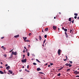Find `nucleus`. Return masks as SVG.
<instances>
[{
    "label": "nucleus",
    "instance_id": "nucleus-14",
    "mask_svg": "<svg viewBox=\"0 0 79 79\" xmlns=\"http://www.w3.org/2000/svg\"><path fill=\"white\" fill-rule=\"evenodd\" d=\"M45 31H48V27H47L45 30Z\"/></svg>",
    "mask_w": 79,
    "mask_h": 79
},
{
    "label": "nucleus",
    "instance_id": "nucleus-26",
    "mask_svg": "<svg viewBox=\"0 0 79 79\" xmlns=\"http://www.w3.org/2000/svg\"><path fill=\"white\" fill-rule=\"evenodd\" d=\"M27 56H29V52H27Z\"/></svg>",
    "mask_w": 79,
    "mask_h": 79
},
{
    "label": "nucleus",
    "instance_id": "nucleus-39",
    "mask_svg": "<svg viewBox=\"0 0 79 79\" xmlns=\"http://www.w3.org/2000/svg\"><path fill=\"white\" fill-rule=\"evenodd\" d=\"M72 30H70V33H71V32H72Z\"/></svg>",
    "mask_w": 79,
    "mask_h": 79
},
{
    "label": "nucleus",
    "instance_id": "nucleus-44",
    "mask_svg": "<svg viewBox=\"0 0 79 79\" xmlns=\"http://www.w3.org/2000/svg\"><path fill=\"white\" fill-rule=\"evenodd\" d=\"M23 53H25V50H24L23 51Z\"/></svg>",
    "mask_w": 79,
    "mask_h": 79
},
{
    "label": "nucleus",
    "instance_id": "nucleus-7",
    "mask_svg": "<svg viewBox=\"0 0 79 79\" xmlns=\"http://www.w3.org/2000/svg\"><path fill=\"white\" fill-rule=\"evenodd\" d=\"M53 29L54 30H55L56 29V27L55 26H53Z\"/></svg>",
    "mask_w": 79,
    "mask_h": 79
},
{
    "label": "nucleus",
    "instance_id": "nucleus-58",
    "mask_svg": "<svg viewBox=\"0 0 79 79\" xmlns=\"http://www.w3.org/2000/svg\"><path fill=\"white\" fill-rule=\"evenodd\" d=\"M77 18L78 19H79V17H78Z\"/></svg>",
    "mask_w": 79,
    "mask_h": 79
},
{
    "label": "nucleus",
    "instance_id": "nucleus-1",
    "mask_svg": "<svg viewBox=\"0 0 79 79\" xmlns=\"http://www.w3.org/2000/svg\"><path fill=\"white\" fill-rule=\"evenodd\" d=\"M12 55H16V52H14V51L12 52Z\"/></svg>",
    "mask_w": 79,
    "mask_h": 79
},
{
    "label": "nucleus",
    "instance_id": "nucleus-6",
    "mask_svg": "<svg viewBox=\"0 0 79 79\" xmlns=\"http://www.w3.org/2000/svg\"><path fill=\"white\" fill-rule=\"evenodd\" d=\"M19 35H16L14 36V37H15V38H17V37H19Z\"/></svg>",
    "mask_w": 79,
    "mask_h": 79
},
{
    "label": "nucleus",
    "instance_id": "nucleus-5",
    "mask_svg": "<svg viewBox=\"0 0 79 79\" xmlns=\"http://www.w3.org/2000/svg\"><path fill=\"white\" fill-rule=\"evenodd\" d=\"M10 66H8L6 67V69H7V70L10 69Z\"/></svg>",
    "mask_w": 79,
    "mask_h": 79
},
{
    "label": "nucleus",
    "instance_id": "nucleus-18",
    "mask_svg": "<svg viewBox=\"0 0 79 79\" xmlns=\"http://www.w3.org/2000/svg\"><path fill=\"white\" fill-rule=\"evenodd\" d=\"M0 74H3V72L2 71H0Z\"/></svg>",
    "mask_w": 79,
    "mask_h": 79
},
{
    "label": "nucleus",
    "instance_id": "nucleus-9",
    "mask_svg": "<svg viewBox=\"0 0 79 79\" xmlns=\"http://www.w3.org/2000/svg\"><path fill=\"white\" fill-rule=\"evenodd\" d=\"M1 48H2L3 49V50H6V48L4 47V46H2L1 47Z\"/></svg>",
    "mask_w": 79,
    "mask_h": 79
},
{
    "label": "nucleus",
    "instance_id": "nucleus-33",
    "mask_svg": "<svg viewBox=\"0 0 79 79\" xmlns=\"http://www.w3.org/2000/svg\"><path fill=\"white\" fill-rule=\"evenodd\" d=\"M70 70V69H67V72H68V71H69Z\"/></svg>",
    "mask_w": 79,
    "mask_h": 79
},
{
    "label": "nucleus",
    "instance_id": "nucleus-28",
    "mask_svg": "<svg viewBox=\"0 0 79 79\" xmlns=\"http://www.w3.org/2000/svg\"><path fill=\"white\" fill-rule=\"evenodd\" d=\"M39 74H44V73L42 72H39Z\"/></svg>",
    "mask_w": 79,
    "mask_h": 79
},
{
    "label": "nucleus",
    "instance_id": "nucleus-37",
    "mask_svg": "<svg viewBox=\"0 0 79 79\" xmlns=\"http://www.w3.org/2000/svg\"><path fill=\"white\" fill-rule=\"evenodd\" d=\"M64 29H64V27H62V29L63 30H64Z\"/></svg>",
    "mask_w": 79,
    "mask_h": 79
},
{
    "label": "nucleus",
    "instance_id": "nucleus-17",
    "mask_svg": "<svg viewBox=\"0 0 79 79\" xmlns=\"http://www.w3.org/2000/svg\"><path fill=\"white\" fill-rule=\"evenodd\" d=\"M25 71H26L27 72V73H29V71L27 70V69H25Z\"/></svg>",
    "mask_w": 79,
    "mask_h": 79
},
{
    "label": "nucleus",
    "instance_id": "nucleus-40",
    "mask_svg": "<svg viewBox=\"0 0 79 79\" xmlns=\"http://www.w3.org/2000/svg\"><path fill=\"white\" fill-rule=\"evenodd\" d=\"M76 77H79V76H78V75H77V76H76Z\"/></svg>",
    "mask_w": 79,
    "mask_h": 79
},
{
    "label": "nucleus",
    "instance_id": "nucleus-24",
    "mask_svg": "<svg viewBox=\"0 0 79 79\" xmlns=\"http://www.w3.org/2000/svg\"><path fill=\"white\" fill-rule=\"evenodd\" d=\"M60 75H61V74L60 73L57 74L58 76H60Z\"/></svg>",
    "mask_w": 79,
    "mask_h": 79
},
{
    "label": "nucleus",
    "instance_id": "nucleus-54",
    "mask_svg": "<svg viewBox=\"0 0 79 79\" xmlns=\"http://www.w3.org/2000/svg\"><path fill=\"white\" fill-rule=\"evenodd\" d=\"M22 68H24V66H23Z\"/></svg>",
    "mask_w": 79,
    "mask_h": 79
},
{
    "label": "nucleus",
    "instance_id": "nucleus-21",
    "mask_svg": "<svg viewBox=\"0 0 79 79\" xmlns=\"http://www.w3.org/2000/svg\"><path fill=\"white\" fill-rule=\"evenodd\" d=\"M30 41L29 40H27L25 41V42H30Z\"/></svg>",
    "mask_w": 79,
    "mask_h": 79
},
{
    "label": "nucleus",
    "instance_id": "nucleus-38",
    "mask_svg": "<svg viewBox=\"0 0 79 79\" xmlns=\"http://www.w3.org/2000/svg\"><path fill=\"white\" fill-rule=\"evenodd\" d=\"M46 41V40H44V43H45V42Z\"/></svg>",
    "mask_w": 79,
    "mask_h": 79
},
{
    "label": "nucleus",
    "instance_id": "nucleus-34",
    "mask_svg": "<svg viewBox=\"0 0 79 79\" xmlns=\"http://www.w3.org/2000/svg\"><path fill=\"white\" fill-rule=\"evenodd\" d=\"M65 35L66 36V37H67V38H68V34L67 35Z\"/></svg>",
    "mask_w": 79,
    "mask_h": 79
},
{
    "label": "nucleus",
    "instance_id": "nucleus-62",
    "mask_svg": "<svg viewBox=\"0 0 79 79\" xmlns=\"http://www.w3.org/2000/svg\"><path fill=\"white\" fill-rule=\"evenodd\" d=\"M8 74H10V73H8Z\"/></svg>",
    "mask_w": 79,
    "mask_h": 79
},
{
    "label": "nucleus",
    "instance_id": "nucleus-22",
    "mask_svg": "<svg viewBox=\"0 0 79 79\" xmlns=\"http://www.w3.org/2000/svg\"><path fill=\"white\" fill-rule=\"evenodd\" d=\"M69 21H71V18H70L69 19Z\"/></svg>",
    "mask_w": 79,
    "mask_h": 79
},
{
    "label": "nucleus",
    "instance_id": "nucleus-10",
    "mask_svg": "<svg viewBox=\"0 0 79 79\" xmlns=\"http://www.w3.org/2000/svg\"><path fill=\"white\" fill-rule=\"evenodd\" d=\"M8 71L10 73V74H12L13 73V72L11 71L10 70H9Z\"/></svg>",
    "mask_w": 79,
    "mask_h": 79
},
{
    "label": "nucleus",
    "instance_id": "nucleus-42",
    "mask_svg": "<svg viewBox=\"0 0 79 79\" xmlns=\"http://www.w3.org/2000/svg\"><path fill=\"white\" fill-rule=\"evenodd\" d=\"M69 67H71V66H72V65H69Z\"/></svg>",
    "mask_w": 79,
    "mask_h": 79
},
{
    "label": "nucleus",
    "instance_id": "nucleus-59",
    "mask_svg": "<svg viewBox=\"0 0 79 79\" xmlns=\"http://www.w3.org/2000/svg\"><path fill=\"white\" fill-rule=\"evenodd\" d=\"M54 19H56V17H54Z\"/></svg>",
    "mask_w": 79,
    "mask_h": 79
},
{
    "label": "nucleus",
    "instance_id": "nucleus-60",
    "mask_svg": "<svg viewBox=\"0 0 79 79\" xmlns=\"http://www.w3.org/2000/svg\"><path fill=\"white\" fill-rule=\"evenodd\" d=\"M42 32H44V31H43V30H42Z\"/></svg>",
    "mask_w": 79,
    "mask_h": 79
},
{
    "label": "nucleus",
    "instance_id": "nucleus-52",
    "mask_svg": "<svg viewBox=\"0 0 79 79\" xmlns=\"http://www.w3.org/2000/svg\"><path fill=\"white\" fill-rule=\"evenodd\" d=\"M0 68H3V67L2 66H0Z\"/></svg>",
    "mask_w": 79,
    "mask_h": 79
},
{
    "label": "nucleus",
    "instance_id": "nucleus-51",
    "mask_svg": "<svg viewBox=\"0 0 79 79\" xmlns=\"http://www.w3.org/2000/svg\"><path fill=\"white\" fill-rule=\"evenodd\" d=\"M0 63L1 64H3V63H2V62H1Z\"/></svg>",
    "mask_w": 79,
    "mask_h": 79
},
{
    "label": "nucleus",
    "instance_id": "nucleus-53",
    "mask_svg": "<svg viewBox=\"0 0 79 79\" xmlns=\"http://www.w3.org/2000/svg\"><path fill=\"white\" fill-rule=\"evenodd\" d=\"M66 59H64V61H66Z\"/></svg>",
    "mask_w": 79,
    "mask_h": 79
},
{
    "label": "nucleus",
    "instance_id": "nucleus-15",
    "mask_svg": "<svg viewBox=\"0 0 79 79\" xmlns=\"http://www.w3.org/2000/svg\"><path fill=\"white\" fill-rule=\"evenodd\" d=\"M36 61H37L39 63H41V62H40V61L38 59H36Z\"/></svg>",
    "mask_w": 79,
    "mask_h": 79
},
{
    "label": "nucleus",
    "instance_id": "nucleus-35",
    "mask_svg": "<svg viewBox=\"0 0 79 79\" xmlns=\"http://www.w3.org/2000/svg\"><path fill=\"white\" fill-rule=\"evenodd\" d=\"M53 64L52 63H50V65H51V66H52V65H53Z\"/></svg>",
    "mask_w": 79,
    "mask_h": 79
},
{
    "label": "nucleus",
    "instance_id": "nucleus-64",
    "mask_svg": "<svg viewBox=\"0 0 79 79\" xmlns=\"http://www.w3.org/2000/svg\"><path fill=\"white\" fill-rule=\"evenodd\" d=\"M69 64V65H70V63Z\"/></svg>",
    "mask_w": 79,
    "mask_h": 79
},
{
    "label": "nucleus",
    "instance_id": "nucleus-11",
    "mask_svg": "<svg viewBox=\"0 0 79 79\" xmlns=\"http://www.w3.org/2000/svg\"><path fill=\"white\" fill-rule=\"evenodd\" d=\"M40 70H41V69L39 68L37 69V70L38 71H40Z\"/></svg>",
    "mask_w": 79,
    "mask_h": 79
},
{
    "label": "nucleus",
    "instance_id": "nucleus-61",
    "mask_svg": "<svg viewBox=\"0 0 79 79\" xmlns=\"http://www.w3.org/2000/svg\"><path fill=\"white\" fill-rule=\"evenodd\" d=\"M35 39H36L37 41V40H37V39H36V38H35Z\"/></svg>",
    "mask_w": 79,
    "mask_h": 79
},
{
    "label": "nucleus",
    "instance_id": "nucleus-49",
    "mask_svg": "<svg viewBox=\"0 0 79 79\" xmlns=\"http://www.w3.org/2000/svg\"><path fill=\"white\" fill-rule=\"evenodd\" d=\"M7 66H8V64H6V65H5L6 67Z\"/></svg>",
    "mask_w": 79,
    "mask_h": 79
},
{
    "label": "nucleus",
    "instance_id": "nucleus-29",
    "mask_svg": "<svg viewBox=\"0 0 79 79\" xmlns=\"http://www.w3.org/2000/svg\"><path fill=\"white\" fill-rule=\"evenodd\" d=\"M69 63H70L71 64H73V62H72V61H71L69 60Z\"/></svg>",
    "mask_w": 79,
    "mask_h": 79
},
{
    "label": "nucleus",
    "instance_id": "nucleus-20",
    "mask_svg": "<svg viewBox=\"0 0 79 79\" xmlns=\"http://www.w3.org/2000/svg\"><path fill=\"white\" fill-rule=\"evenodd\" d=\"M23 60H24V58L25 57V55H23Z\"/></svg>",
    "mask_w": 79,
    "mask_h": 79
},
{
    "label": "nucleus",
    "instance_id": "nucleus-16",
    "mask_svg": "<svg viewBox=\"0 0 79 79\" xmlns=\"http://www.w3.org/2000/svg\"><path fill=\"white\" fill-rule=\"evenodd\" d=\"M65 65H66V66H69V64L68 63H67L66 64H65Z\"/></svg>",
    "mask_w": 79,
    "mask_h": 79
},
{
    "label": "nucleus",
    "instance_id": "nucleus-3",
    "mask_svg": "<svg viewBox=\"0 0 79 79\" xmlns=\"http://www.w3.org/2000/svg\"><path fill=\"white\" fill-rule=\"evenodd\" d=\"M21 61L22 62V63H26V59H25L24 60H22Z\"/></svg>",
    "mask_w": 79,
    "mask_h": 79
},
{
    "label": "nucleus",
    "instance_id": "nucleus-27",
    "mask_svg": "<svg viewBox=\"0 0 79 79\" xmlns=\"http://www.w3.org/2000/svg\"><path fill=\"white\" fill-rule=\"evenodd\" d=\"M33 64H34V65H37V64L35 63H33Z\"/></svg>",
    "mask_w": 79,
    "mask_h": 79
},
{
    "label": "nucleus",
    "instance_id": "nucleus-63",
    "mask_svg": "<svg viewBox=\"0 0 79 79\" xmlns=\"http://www.w3.org/2000/svg\"><path fill=\"white\" fill-rule=\"evenodd\" d=\"M59 14H61V13H60V12H59Z\"/></svg>",
    "mask_w": 79,
    "mask_h": 79
},
{
    "label": "nucleus",
    "instance_id": "nucleus-32",
    "mask_svg": "<svg viewBox=\"0 0 79 79\" xmlns=\"http://www.w3.org/2000/svg\"><path fill=\"white\" fill-rule=\"evenodd\" d=\"M47 37V35H44L45 38H46Z\"/></svg>",
    "mask_w": 79,
    "mask_h": 79
},
{
    "label": "nucleus",
    "instance_id": "nucleus-43",
    "mask_svg": "<svg viewBox=\"0 0 79 79\" xmlns=\"http://www.w3.org/2000/svg\"><path fill=\"white\" fill-rule=\"evenodd\" d=\"M19 72H21L22 71V70L20 69L19 70Z\"/></svg>",
    "mask_w": 79,
    "mask_h": 79
},
{
    "label": "nucleus",
    "instance_id": "nucleus-30",
    "mask_svg": "<svg viewBox=\"0 0 79 79\" xmlns=\"http://www.w3.org/2000/svg\"><path fill=\"white\" fill-rule=\"evenodd\" d=\"M31 35H32V34H31V33H29L28 34L29 36H31Z\"/></svg>",
    "mask_w": 79,
    "mask_h": 79
},
{
    "label": "nucleus",
    "instance_id": "nucleus-19",
    "mask_svg": "<svg viewBox=\"0 0 79 79\" xmlns=\"http://www.w3.org/2000/svg\"><path fill=\"white\" fill-rule=\"evenodd\" d=\"M63 67H62V68H60L59 70V71H60L61 70V69H63Z\"/></svg>",
    "mask_w": 79,
    "mask_h": 79
},
{
    "label": "nucleus",
    "instance_id": "nucleus-57",
    "mask_svg": "<svg viewBox=\"0 0 79 79\" xmlns=\"http://www.w3.org/2000/svg\"><path fill=\"white\" fill-rule=\"evenodd\" d=\"M24 48H25V49H26V48L25 47H24Z\"/></svg>",
    "mask_w": 79,
    "mask_h": 79
},
{
    "label": "nucleus",
    "instance_id": "nucleus-8",
    "mask_svg": "<svg viewBox=\"0 0 79 79\" xmlns=\"http://www.w3.org/2000/svg\"><path fill=\"white\" fill-rule=\"evenodd\" d=\"M39 39L40 40H42V37H41V36L40 35L39 36Z\"/></svg>",
    "mask_w": 79,
    "mask_h": 79
},
{
    "label": "nucleus",
    "instance_id": "nucleus-23",
    "mask_svg": "<svg viewBox=\"0 0 79 79\" xmlns=\"http://www.w3.org/2000/svg\"><path fill=\"white\" fill-rule=\"evenodd\" d=\"M64 31H65V32H67V30L66 29H65L64 30Z\"/></svg>",
    "mask_w": 79,
    "mask_h": 79
},
{
    "label": "nucleus",
    "instance_id": "nucleus-45",
    "mask_svg": "<svg viewBox=\"0 0 79 79\" xmlns=\"http://www.w3.org/2000/svg\"><path fill=\"white\" fill-rule=\"evenodd\" d=\"M65 35H67V32H65Z\"/></svg>",
    "mask_w": 79,
    "mask_h": 79
},
{
    "label": "nucleus",
    "instance_id": "nucleus-2",
    "mask_svg": "<svg viewBox=\"0 0 79 79\" xmlns=\"http://www.w3.org/2000/svg\"><path fill=\"white\" fill-rule=\"evenodd\" d=\"M74 74H78L79 73V72H77V70H76V71H74Z\"/></svg>",
    "mask_w": 79,
    "mask_h": 79
},
{
    "label": "nucleus",
    "instance_id": "nucleus-47",
    "mask_svg": "<svg viewBox=\"0 0 79 79\" xmlns=\"http://www.w3.org/2000/svg\"><path fill=\"white\" fill-rule=\"evenodd\" d=\"M4 37H1L2 39H4Z\"/></svg>",
    "mask_w": 79,
    "mask_h": 79
},
{
    "label": "nucleus",
    "instance_id": "nucleus-55",
    "mask_svg": "<svg viewBox=\"0 0 79 79\" xmlns=\"http://www.w3.org/2000/svg\"><path fill=\"white\" fill-rule=\"evenodd\" d=\"M50 65H49L48 66V67H50Z\"/></svg>",
    "mask_w": 79,
    "mask_h": 79
},
{
    "label": "nucleus",
    "instance_id": "nucleus-25",
    "mask_svg": "<svg viewBox=\"0 0 79 79\" xmlns=\"http://www.w3.org/2000/svg\"><path fill=\"white\" fill-rule=\"evenodd\" d=\"M74 15L75 16H77L78 15L77 13H74Z\"/></svg>",
    "mask_w": 79,
    "mask_h": 79
},
{
    "label": "nucleus",
    "instance_id": "nucleus-41",
    "mask_svg": "<svg viewBox=\"0 0 79 79\" xmlns=\"http://www.w3.org/2000/svg\"><path fill=\"white\" fill-rule=\"evenodd\" d=\"M29 68V65H28L27 66V69H28V68Z\"/></svg>",
    "mask_w": 79,
    "mask_h": 79
},
{
    "label": "nucleus",
    "instance_id": "nucleus-13",
    "mask_svg": "<svg viewBox=\"0 0 79 79\" xmlns=\"http://www.w3.org/2000/svg\"><path fill=\"white\" fill-rule=\"evenodd\" d=\"M12 57H13V55L12 54H11L10 56L9 57V58H12Z\"/></svg>",
    "mask_w": 79,
    "mask_h": 79
},
{
    "label": "nucleus",
    "instance_id": "nucleus-46",
    "mask_svg": "<svg viewBox=\"0 0 79 79\" xmlns=\"http://www.w3.org/2000/svg\"><path fill=\"white\" fill-rule=\"evenodd\" d=\"M74 20H73V21L72 22V23H74Z\"/></svg>",
    "mask_w": 79,
    "mask_h": 79
},
{
    "label": "nucleus",
    "instance_id": "nucleus-50",
    "mask_svg": "<svg viewBox=\"0 0 79 79\" xmlns=\"http://www.w3.org/2000/svg\"><path fill=\"white\" fill-rule=\"evenodd\" d=\"M65 56L66 57V59H67V58H68V57H67V56Z\"/></svg>",
    "mask_w": 79,
    "mask_h": 79
},
{
    "label": "nucleus",
    "instance_id": "nucleus-48",
    "mask_svg": "<svg viewBox=\"0 0 79 79\" xmlns=\"http://www.w3.org/2000/svg\"><path fill=\"white\" fill-rule=\"evenodd\" d=\"M47 64H48V63H46L45 64V66H47Z\"/></svg>",
    "mask_w": 79,
    "mask_h": 79
},
{
    "label": "nucleus",
    "instance_id": "nucleus-12",
    "mask_svg": "<svg viewBox=\"0 0 79 79\" xmlns=\"http://www.w3.org/2000/svg\"><path fill=\"white\" fill-rule=\"evenodd\" d=\"M23 40H24L25 41H25H26V39H27V37H23Z\"/></svg>",
    "mask_w": 79,
    "mask_h": 79
},
{
    "label": "nucleus",
    "instance_id": "nucleus-4",
    "mask_svg": "<svg viewBox=\"0 0 79 79\" xmlns=\"http://www.w3.org/2000/svg\"><path fill=\"white\" fill-rule=\"evenodd\" d=\"M60 52H61V50L60 49H58V53L59 55H60Z\"/></svg>",
    "mask_w": 79,
    "mask_h": 79
},
{
    "label": "nucleus",
    "instance_id": "nucleus-56",
    "mask_svg": "<svg viewBox=\"0 0 79 79\" xmlns=\"http://www.w3.org/2000/svg\"><path fill=\"white\" fill-rule=\"evenodd\" d=\"M12 51H13V50H12L11 51H10V52H11Z\"/></svg>",
    "mask_w": 79,
    "mask_h": 79
},
{
    "label": "nucleus",
    "instance_id": "nucleus-31",
    "mask_svg": "<svg viewBox=\"0 0 79 79\" xmlns=\"http://www.w3.org/2000/svg\"><path fill=\"white\" fill-rule=\"evenodd\" d=\"M3 56H4V57H6V54L3 55Z\"/></svg>",
    "mask_w": 79,
    "mask_h": 79
},
{
    "label": "nucleus",
    "instance_id": "nucleus-36",
    "mask_svg": "<svg viewBox=\"0 0 79 79\" xmlns=\"http://www.w3.org/2000/svg\"><path fill=\"white\" fill-rule=\"evenodd\" d=\"M74 18L75 19H76V18H77V16H75L74 17Z\"/></svg>",
    "mask_w": 79,
    "mask_h": 79
}]
</instances>
